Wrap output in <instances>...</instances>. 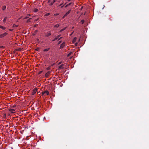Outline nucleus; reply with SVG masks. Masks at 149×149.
Instances as JSON below:
<instances>
[{"label":"nucleus","mask_w":149,"mask_h":149,"mask_svg":"<svg viewBox=\"0 0 149 149\" xmlns=\"http://www.w3.org/2000/svg\"><path fill=\"white\" fill-rule=\"evenodd\" d=\"M51 35V34L50 33V32H48L47 33V34L46 35V36L47 37H48L49 36H50Z\"/></svg>","instance_id":"nucleus-8"},{"label":"nucleus","mask_w":149,"mask_h":149,"mask_svg":"<svg viewBox=\"0 0 149 149\" xmlns=\"http://www.w3.org/2000/svg\"><path fill=\"white\" fill-rule=\"evenodd\" d=\"M50 48H49L48 49H45L44 50V51L45 52H47L48 51L49 49Z\"/></svg>","instance_id":"nucleus-16"},{"label":"nucleus","mask_w":149,"mask_h":149,"mask_svg":"<svg viewBox=\"0 0 149 149\" xmlns=\"http://www.w3.org/2000/svg\"><path fill=\"white\" fill-rule=\"evenodd\" d=\"M17 25H16L15 24H13V27H17Z\"/></svg>","instance_id":"nucleus-24"},{"label":"nucleus","mask_w":149,"mask_h":149,"mask_svg":"<svg viewBox=\"0 0 149 149\" xmlns=\"http://www.w3.org/2000/svg\"><path fill=\"white\" fill-rule=\"evenodd\" d=\"M54 64H52V65H54Z\"/></svg>","instance_id":"nucleus-41"},{"label":"nucleus","mask_w":149,"mask_h":149,"mask_svg":"<svg viewBox=\"0 0 149 149\" xmlns=\"http://www.w3.org/2000/svg\"><path fill=\"white\" fill-rule=\"evenodd\" d=\"M51 73L50 71H49L47 73H46L45 74V76L46 77L48 78L49 76V75Z\"/></svg>","instance_id":"nucleus-3"},{"label":"nucleus","mask_w":149,"mask_h":149,"mask_svg":"<svg viewBox=\"0 0 149 149\" xmlns=\"http://www.w3.org/2000/svg\"><path fill=\"white\" fill-rule=\"evenodd\" d=\"M29 17H26L24 18V19H26L28 18Z\"/></svg>","instance_id":"nucleus-31"},{"label":"nucleus","mask_w":149,"mask_h":149,"mask_svg":"<svg viewBox=\"0 0 149 149\" xmlns=\"http://www.w3.org/2000/svg\"><path fill=\"white\" fill-rule=\"evenodd\" d=\"M31 19V18H29V19H28L27 20V22H30V19Z\"/></svg>","instance_id":"nucleus-23"},{"label":"nucleus","mask_w":149,"mask_h":149,"mask_svg":"<svg viewBox=\"0 0 149 149\" xmlns=\"http://www.w3.org/2000/svg\"><path fill=\"white\" fill-rule=\"evenodd\" d=\"M0 47L2 48H4V47L3 46H1Z\"/></svg>","instance_id":"nucleus-30"},{"label":"nucleus","mask_w":149,"mask_h":149,"mask_svg":"<svg viewBox=\"0 0 149 149\" xmlns=\"http://www.w3.org/2000/svg\"><path fill=\"white\" fill-rule=\"evenodd\" d=\"M37 32V31H35V32Z\"/></svg>","instance_id":"nucleus-42"},{"label":"nucleus","mask_w":149,"mask_h":149,"mask_svg":"<svg viewBox=\"0 0 149 149\" xmlns=\"http://www.w3.org/2000/svg\"><path fill=\"white\" fill-rule=\"evenodd\" d=\"M70 1V0H68V1Z\"/></svg>","instance_id":"nucleus-44"},{"label":"nucleus","mask_w":149,"mask_h":149,"mask_svg":"<svg viewBox=\"0 0 149 149\" xmlns=\"http://www.w3.org/2000/svg\"><path fill=\"white\" fill-rule=\"evenodd\" d=\"M61 36V35H58V36H57L56 38H54V39H53V40H52V41H54L55 40H56L57 39H58V38H59L60 36Z\"/></svg>","instance_id":"nucleus-6"},{"label":"nucleus","mask_w":149,"mask_h":149,"mask_svg":"<svg viewBox=\"0 0 149 149\" xmlns=\"http://www.w3.org/2000/svg\"><path fill=\"white\" fill-rule=\"evenodd\" d=\"M66 27L62 29L60 31V32H62L63 31H64L65 30V29Z\"/></svg>","instance_id":"nucleus-15"},{"label":"nucleus","mask_w":149,"mask_h":149,"mask_svg":"<svg viewBox=\"0 0 149 149\" xmlns=\"http://www.w3.org/2000/svg\"><path fill=\"white\" fill-rule=\"evenodd\" d=\"M41 93H49V92L48 91H42L41 92Z\"/></svg>","instance_id":"nucleus-13"},{"label":"nucleus","mask_w":149,"mask_h":149,"mask_svg":"<svg viewBox=\"0 0 149 149\" xmlns=\"http://www.w3.org/2000/svg\"><path fill=\"white\" fill-rule=\"evenodd\" d=\"M7 18V17H6L4 19L3 22L4 23H5L6 22V21Z\"/></svg>","instance_id":"nucleus-11"},{"label":"nucleus","mask_w":149,"mask_h":149,"mask_svg":"<svg viewBox=\"0 0 149 149\" xmlns=\"http://www.w3.org/2000/svg\"><path fill=\"white\" fill-rule=\"evenodd\" d=\"M61 38H62V37H60V38H59L58 39V40H60L61 39Z\"/></svg>","instance_id":"nucleus-34"},{"label":"nucleus","mask_w":149,"mask_h":149,"mask_svg":"<svg viewBox=\"0 0 149 149\" xmlns=\"http://www.w3.org/2000/svg\"><path fill=\"white\" fill-rule=\"evenodd\" d=\"M57 0H54L53 1V2H52L51 3H50V6H52V5L53 4L55 3L56 1Z\"/></svg>","instance_id":"nucleus-10"},{"label":"nucleus","mask_w":149,"mask_h":149,"mask_svg":"<svg viewBox=\"0 0 149 149\" xmlns=\"http://www.w3.org/2000/svg\"><path fill=\"white\" fill-rule=\"evenodd\" d=\"M7 33L5 32L3 34H1L0 35V38H3V37H4V36L6 35H7Z\"/></svg>","instance_id":"nucleus-2"},{"label":"nucleus","mask_w":149,"mask_h":149,"mask_svg":"<svg viewBox=\"0 0 149 149\" xmlns=\"http://www.w3.org/2000/svg\"><path fill=\"white\" fill-rule=\"evenodd\" d=\"M39 49V48H37L36 49V50H38Z\"/></svg>","instance_id":"nucleus-39"},{"label":"nucleus","mask_w":149,"mask_h":149,"mask_svg":"<svg viewBox=\"0 0 149 149\" xmlns=\"http://www.w3.org/2000/svg\"><path fill=\"white\" fill-rule=\"evenodd\" d=\"M44 94H46V95H49V94H42V95L43 96Z\"/></svg>","instance_id":"nucleus-28"},{"label":"nucleus","mask_w":149,"mask_h":149,"mask_svg":"<svg viewBox=\"0 0 149 149\" xmlns=\"http://www.w3.org/2000/svg\"><path fill=\"white\" fill-rule=\"evenodd\" d=\"M71 53H72V52H70V53H69L68 54V55H67V56H68V57H69V56L71 55Z\"/></svg>","instance_id":"nucleus-21"},{"label":"nucleus","mask_w":149,"mask_h":149,"mask_svg":"<svg viewBox=\"0 0 149 149\" xmlns=\"http://www.w3.org/2000/svg\"><path fill=\"white\" fill-rule=\"evenodd\" d=\"M0 28L3 30L5 29V27L1 25H0Z\"/></svg>","instance_id":"nucleus-14"},{"label":"nucleus","mask_w":149,"mask_h":149,"mask_svg":"<svg viewBox=\"0 0 149 149\" xmlns=\"http://www.w3.org/2000/svg\"><path fill=\"white\" fill-rule=\"evenodd\" d=\"M76 39H77V38L76 37L74 38L73 39V42H75L76 41Z\"/></svg>","instance_id":"nucleus-19"},{"label":"nucleus","mask_w":149,"mask_h":149,"mask_svg":"<svg viewBox=\"0 0 149 149\" xmlns=\"http://www.w3.org/2000/svg\"><path fill=\"white\" fill-rule=\"evenodd\" d=\"M77 42L75 43V45L76 46H77Z\"/></svg>","instance_id":"nucleus-38"},{"label":"nucleus","mask_w":149,"mask_h":149,"mask_svg":"<svg viewBox=\"0 0 149 149\" xmlns=\"http://www.w3.org/2000/svg\"><path fill=\"white\" fill-rule=\"evenodd\" d=\"M42 71H40V72H39V74H40L42 72Z\"/></svg>","instance_id":"nucleus-33"},{"label":"nucleus","mask_w":149,"mask_h":149,"mask_svg":"<svg viewBox=\"0 0 149 149\" xmlns=\"http://www.w3.org/2000/svg\"><path fill=\"white\" fill-rule=\"evenodd\" d=\"M61 62H59V64H61Z\"/></svg>","instance_id":"nucleus-40"},{"label":"nucleus","mask_w":149,"mask_h":149,"mask_svg":"<svg viewBox=\"0 0 149 149\" xmlns=\"http://www.w3.org/2000/svg\"><path fill=\"white\" fill-rule=\"evenodd\" d=\"M65 42H63L60 46V48H63L64 46H65Z\"/></svg>","instance_id":"nucleus-4"},{"label":"nucleus","mask_w":149,"mask_h":149,"mask_svg":"<svg viewBox=\"0 0 149 149\" xmlns=\"http://www.w3.org/2000/svg\"><path fill=\"white\" fill-rule=\"evenodd\" d=\"M16 107V106L15 105H14L12 107L13 108H15V107Z\"/></svg>","instance_id":"nucleus-35"},{"label":"nucleus","mask_w":149,"mask_h":149,"mask_svg":"<svg viewBox=\"0 0 149 149\" xmlns=\"http://www.w3.org/2000/svg\"><path fill=\"white\" fill-rule=\"evenodd\" d=\"M50 14L49 13H47L45 14V15L46 16H48Z\"/></svg>","instance_id":"nucleus-27"},{"label":"nucleus","mask_w":149,"mask_h":149,"mask_svg":"<svg viewBox=\"0 0 149 149\" xmlns=\"http://www.w3.org/2000/svg\"><path fill=\"white\" fill-rule=\"evenodd\" d=\"M50 1V0H49L48 1V3H49Z\"/></svg>","instance_id":"nucleus-37"},{"label":"nucleus","mask_w":149,"mask_h":149,"mask_svg":"<svg viewBox=\"0 0 149 149\" xmlns=\"http://www.w3.org/2000/svg\"><path fill=\"white\" fill-rule=\"evenodd\" d=\"M61 41H60L58 43V45H59L60 44L61 42Z\"/></svg>","instance_id":"nucleus-29"},{"label":"nucleus","mask_w":149,"mask_h":149,"mask_svg":"<svg viewBox=\"0 0 149 149\" xmlns=\"http://www.w3.org/2000/svg\"><path fill=\"white\" fill-rule=\"evenodd\" d=\"M79 40H80V39H79Z\"/></svg>","instance_id":"nucleus-43"},{"label":"nucleus","mask_w":149,"mask_h":149,"mask_svg":"<svg viewBox=\"0 0 149 149\" xmlns=\"http://www.w3.org/2000/svg\"><path fill=\"white\" fill-rule=\"evenodd\" d=\"M84 20H82L81 21V22L82 23V24H83L84 23Z\"/></svg>","instance_id":"nucleus-22"},{"label":"nucleus","mask_w":149,"mask_h":149,"mask_svg":"<svg viewBox=\"0 0 149 149\" xmlns=\"http://www.w3.org/2000/svg\"><path fill=\"white\" fill-rule=\"evenodd\" d=\"M72 3H69V4L66 5H65V8H66L68 6H70V5Z\"/></svg>","instance_id":"nucleus-12"},{"label":"nucleus","mask_w":149,"mask_h":149,"mask_svg":"<svg viewBox=\"0 0 149 149\" xmlns=\"http://www.w3.org/2000/svg\"><path fill=\"white\" fill-rule=\"evenodd\" d=\"M37 91V93H38V91L37 89V88H34L33 90V91L32 92V93H36Z\"/></svg>","instance_id":"nucleus-5"},{"label":"nucleus","mask_w":149,"mask_h":149,"mask_svg":"<svg viewBox=\"0 0 149 149\" xmlns=\"http://www.w3.org/2000/svg\"><path fill=\"white\" fill-rule=\"evenodd\" d=\"M8 110L10 112H11L12 113H15V109L12 108H10Z\"/></svg>","instance_id":"nucleus-1"},{"label":"nucleus","mask_w":149,"mask_h":149,"mask_svg":"<svg viewBox=\"0 0 149 149\" xmlns=\"http://www.w3.org/2000/svg\"><path fill=\"white\" fill-rule=\"evenodd\" d=\"M63 65L62 64L60 65L59 67V68L60 69H63L64 68V67H63Z\"/></svg>","instance_id":"nucleus-9"},{"label":"nucleus","mask_w":149,"mask_h":149,"mask_svg":"<svg viewBox=\"0 0 149 149\" xmlns=\"http://www.w3.org/2000/svg\"><path fill=\"white\" fill-rule=\"evenodd\" d=\"M9 30H10V31H12L13 30V29H10Z\"/></svg>","instance_id":"nucleus-36"},{"label":"nucleus","mask_w":149,"mask_h":149,"mask_svg":"<svg viewBox=\"0 0 149 149\" xmlns=\"http://www.w3.org/2000/svg\"><path fill=\"white\" fill-rule=\"evenodd\" d=\"M59 25L58 24H57L54 26L55 28H58L59 26Z\"/></svg>","instance_id":"nucleus-18"},{"label":"nucleus","mask_w":149,"mask_h":149,"mask_svg":"<svg viewBox=\"0 0 149 149\" xmlns=\"http://www.w3.org/2000/svg\"><path fill=\"white\" fill-rule=\"evenodd\" d=\"M65 17H66V16L65 15H63V17H62L63 19Z\"/></svg>","instance_id":"nucleus-32"},{"label":"nucleus","mask_w":149,"mask_h":149,"mask_svg":"<svg viewBox=\"0 0 149 149\" xmlns=\"http://www.w3.org/2000/svg\"><path fill=\"white\" fill-rule=\"evenodd\" d=\"M65 3L64 5H63V3H62V4H60L59 5V6H61V8H62V7H63L64 6V5H65Z\"/></svg>","instance_id":"nucleus-20"},{"label":"nucleus","mask_w":149,"mask_h":149,"mask_svg":"<svg viewBox=\"0 0 149 149\" xmlns=\"http://www.w3.org/2000/svg\"><path fill=\"white\" fill-rule=\"evenodd\" d=\"M70 10L67 12L64 15L66 16L70 13Z\"/></svg>","instance_id":"nucleus-7"},{"label":"nucleus","mask_w":149,"mask_h":149,"mask_svg":"<svg viewBox=\"0 0 149 149\" xmlns=\"http://www.w3.org/2000/svg\"><path fill=\"white\" fill-rule=\"evenodd\" d=\"M50 69V66L48 67L47 68V70H49Z\"/></svg>","instance_id":"nucleus-25"},{"label":"nucleus","mask_w":149,"mask_h":149,"mask_svg":"<svg viewBox=\"0 0 149 149\" xmlns=\"http://www.w3.org/2000/svg\"><path fill=\"white\" fill-rule=\"evenodd\" d=\"M6 6H5L2 7V9L3 10H5L6 8Z\"/></svg>","instance_id":"nucleus-17"},{"label":"nucleus","mask_w":149,"mask_h":149,"mask_svg":"<svg viewBox=\"0 0 149 149\" xmlns=\"http://www.w3.org/2000/svg\"><path fill=\"white\" fill-rule=\"evenodd\" d=\"M38 9H35V10H34V11H35V12H38Z\"/></svg>","instance_id":"nucleus-26"}]
</instances>
